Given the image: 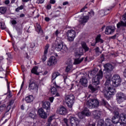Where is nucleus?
<instances>
[{"mask_svg":"<svg viewBox=\"0 0 126 126\" xmlns=\"http://www.w3.org/2000/svg\"><path fill=\"white\" fill-rule=\"evenodd\" d=\"M101 105L105 106L108 110H109L111 113H114V116L112 117V122L114 124L115 126H126V115L122 113L119 115L118 111V107H112L109 103L104 99H102L100 101Z\"/></svg>","mask_w":126,"mask_h":126,"instance_id":"obj_1","label":"nucleus"},{"mask_svg":"<svg viewBox=\"0 0 126 126\" xmlns=\"http://www.w3.org/2000/svg\"><path fill=\"white\" fill-rule=\"evenodd\" d=\"M105 78L107 79L105 83L103 94L107 99H110L112 95H115L116 89L112 87L111 85V78H112V74L111 72H106L104 75Z\"/></svg>","mask_w":126,"mask_h":126,"instance_id":"obj_2","label":"nucleus"},{"mask_svg":"<svg viewBox=\"0 0 126 126\" xmlns=\"http://www.w3.org/2000/svg\"><path fill=\"white\" fill-rule=\"evenodd\" d=\"M57 44L55 45V49L58 52H62L63 54H65L68 52V48L66 45L63 42V38L58 37L57 38Z\"/></svg>","mask_w":126,"mask_h":126,"instance_id":"obj_3","label":"nucleus"},{"mask_svg":"<svg viewBox=\"0 0 126 126\" xmlns=\"http://www.w3.org/2000/svg\"><path fill=\"white\" fill-rule=\"evenodd\" d=\"M82 48L80 47L76 48L74 51V55L76 58H80L81 56L83 55L84 51L83 49H84L85 52H88L89 51V48L87 46V44L84 41H82L81 43Z\"/></svg>","mask_w":126,"mask_h":126,"instance_id":"obj_4","label":"nucleus"},{"mask_svg":"<svg viewBox=\"0 0 126 126\" xmlns=\"http://www.w3.org/2000/svg\"><path fill=\"white\" fill-rule=\"evenodd\" d=\"M103 78V71L100 69L98 73L96 74L93 78V84L94 85H99L100 84V80Z\"/></svg>","mask_w":126,"mask_h":126,"instance_id":"obj_5","label":"nucleus"},{"mask_svg":"<svg viewBox=\"0 0 126 126\" xmlns=\"http://www.w3.org/2000/svg\"><path fill=\"white\" fill-rule=\"evenodd\" d=\"M74 99L75 97L73 94H70L65 96V103L69 108H72V106H73V104H74Z\"/></svg>","mask_w":126,"mask_h":126,"instance_id":"obj_6","label":"nucleus"},{"mask_svg":"<svg viewBox=\"0 0 126 126\" xmlns=\"http://www.w3.org/2000/svg\"><path fill=\"white\" fill-rule=\"evenodd\" d=\"M87 105L91 109L99 107V101L97 99H91L88 100Z\"/></svg>","mask_w":126,"mask_h":126,"instance_id":"obj_7","label":"nucleus"},{"mask_svg":"<svg viewBox=\"0 0 126 126\" xmlns=\"http://www.w3.org/2000/svg\"><path fill=\"white\" fill-rule=\"evenodd\" d=\"M112 84L114 87H118L122 82V80L121 79V77L118 74H115L113 75L112 79Z\"/></svg>","mask_w":126,"mask_h":126,"instance_id":"obj_8","label":"nucleus"},{"mask_svg":"<svg viewBox=\"0 0 126 126\" xmlns=\"http://www.w3.org/2000/svg\"><path fill=\"white\" fill-rule=\"evenodd\" d=\"M28 89L31 92H37L38 89H39V86H38L36 83L30 81L29 84Z\"/></svg>","mask_w":126,"mask_h":126,"instance_id":"obj_9","label":"nucleus"},{"mask_svg":"<svg viewBox=\"0 0 126 126\" xmlns=\"http://www.w3.org/2000/svg\"><path fill=\"white\" fill-rule=\"evenodd\" d=\"M76 34L75 31L73 30L68 31L66 33L68 41L69 42H73L74 39H75Z\"/></svg>","mask_w":126,"mask_h":126,"instance_id":"obj_10","label":"nucleus"},{"mask_svg":"<svg viewBox=\"0 0 126 126\" xmlns=\"http://www.w3.org/2000/svg\"><path fill=\"white\" fill-rule=\"evenodd\" d=\"M58 63V59L55 56H51L47 62L48 66H55Z\"/></svg>","mask_w":126,"mask_h":126,"instance_id":"obj_11","label":"nucleus"},{"mask_svg":"<svg viewBox=\"0 0 126 126\" xmlns=\"http://www.w3.org/2000/svg\"><path fill=\"white\" fill-rule=\"evenodd\" d=\"M69 122L71 126H80L79 120L76 117L70 116L69 118Z\"/></svg>","mask_w":126,"mask_h":126,"instance_id":"obj_12","label":"nucleus"},{"mask_svg":"<svg viewBox=\"0 0 126 126\" xmlns=\"http://www.w3.org/2000/svg\"><path fill=\"white\" fill-rule=\"evenodd\" d=\"M117 101L119 104L123 103L126 99V95L123 93H119L116 94Z\"/></svg>","mask_w":126,"mask_h":126,"instance_id":"obj_13","label":"nucleus"},{"mask_svg":"<svg viewBox=\"0 0 126 126\" xmlns=\"http://www.w3.org/2000/svg\"><path fill=\"white\" fill-rule=\"evenodd\" d=\"M60 75H61V74L60 73H59V72H55L52 75L51 83H53V86H55V87H58L57 83H56L55 79L57 78L58 76H60Z\"/></svg>","mask_w":126,"mask_h":126,"instance_id":"obj_14","label":"nucleus"},{"mask_svg":"<svg viewBox=\"0 0 126 126\" xmlns=\"http://www.w3.org/2000/svg\"><path fill=\"white\" fill-rule=\"evenodd\" d=\"M104 69L103 70L106 71V72H111V71H113L114 69V66L109 63L104 64Z\"/></svg>","mask_w":126,"mask_h":126,"instance_id":"obj_15","label":"nucleus"},{"mask_svg":"<svg viewBox=\"0 0 126 126\" xmlns=\"http://www.w3.org/2000/svg\"><path fill=\"white\" fill-rule=\"evenodd\" d=\"M38 114L42 119H47L48 118L47 113L45 112V111H44V109L42 108H39L38 109Z\"/></svg>","mask_w":126,"mask_h":126,"instance_id":"obj_16","label":"nucleus"},{"mask_svg":"<svg viewBox=\"0 0 126 126\" xmlns=\"http://www.w3.org/2000/svg\"><path fill=\"white\" fill-rule=\"evenodd\" d=\"M50 47V45L49 44H47L44 48V54L42 57L41 60L42 62H46L47 61V54H48V49Z\"/></svg>","mask_w":126,"mask_h":126,"instance_id":"obj_17","label":"nucleus"},{"mask_svg":"<svg viewBox=\"0 0 126 126\" xmlns=\"http://www.w3.org/2000/svg\"><path fill=\"white\" fill-rule=\"evenodd\" d=\"M28 115L30 118L33 119V120H36V118H37V115L36 114L35 110L33 109L31 110L28 112Z\"/></svg>","mask_w":126,"mask_h":126,"instance_id":"obj_18","label":"nucleus"},{"mask_svg":"<svg viewBox=\"0 0 126 126\" xmlns=\"http://www.w3.org/2000/svg\"><path fill=\"white\" fill-rule=\"evenodd\" d=\"M43 109H46L47 112L51 111V103L49 101H45L42 105Z\"/></svg>","mask_w":126,"mask_h":126,"instance_id":"obj_19","label":"nucleus"},{"mask_svg":"<svg viewBox=\"0 0 126 126\" xmlns=\"http://www.w3.org/2000/svg\"><path fill=\"white\" fill-rule=\"evenodd\" d=\"M57 112L60 115H66V113H67V111H66V109L64 108V107H62L58 109Z\"/></svg>","mask_w":126,"mask_h":126,"instance_id":"obj_20","label":"nucleus"},{"mask_svg":"<svg viewBox=\"0 0 126 126\" xmlns=\"http://www.w3.org/2000/svg\"><path fill=\"white\" fill-rule=\"evenodd\" d=\"M93 115L94 117V119L98 120L100 119L101 115H102V112L98 110H96L93 112Z\"/></svg>","mask_w":126,"mask_h":126,"instance_id":"obj_21","label":"nucleus"},{"mask_svg":"<svg viewBox=\"0 0 126 126\" xmlns=\"http://www.w3.org/2000/svg\"><path fill=\"white\" fill-rule=\"evenodd\" d=\"M80 83L83 86H84L85 87H87L88 86V81L87 80V78H86L85 77H82L80 80Z\"/></svg>","mask_w":126,"mask_h":126,"instance_id":"obj_22","label":"nucleus"},{"mask_svg":"<svg viewBox=\"0 0 126 126\" xmlns=\"http://www.w3.org/2000/svg\"><path fill=\"white\" fill-rule=\"evenodd\" d=\"M115 32V29L112 27H107L105 29V34L106 35H110L112 33H114Z\"/></svg>","mask_w":126,"mask_h":126,"instance_id":"obj_23","label":"nucleus"},{"mask_svg":"<svg viewBox=\"0 0 126 126\" xmlns=\"http://www.w3.org/2000/svg\"><path fill=\"white\" fill-rule=\"evenodd\" d=\"M55 117H56V115L52 114L48 118L47 122L46 123V126H51V125H52V122H53V120H55Z\"/></svg>","mask_w":126,"mask_h":126,"instance_id":"obj_24","label":"nucleus"},{"mask_svg":"<svg viewBox=\"0 0 126 126\" xmlns=\"http://www.w3.org/2000/svg\"><path fill=\"white\" fill-rule=\"evenodd\" d=\"M110 10L111 9H106L105 10H101L99 11V13L100 14V17H102V16H104V15H107L108 13H110Z\"/></svg>","mask_w":126,"mask_h":126,"instance_id":"obj_25","label":"nucleus"},{"mask_svg":"<svg viewBox=\"0 0 126 126\" xmlns=\"http://www.w3.org/2000/svg\"><path fill=\"white\" fill-rule=\"evenodd\" d=\"M34 96L31 94L26 96L25 98V100L26 103H32V101H34Z\"/></svg>","mask_w":126,"mask_h":126,"instance_id":"obj_26","label":"nucleus"},{"mask_svg":"<svg viewBox=\"0 0 126 126\" xmlns=\"http://www.w3.org/2000/svg\"><path fill=\"white\" fill-rule=\"evenodd\" d=\"M89 89H90V90H91L92 93H94V92H95V93L98 92V90H99V89H100V87L99 86L97 87L96 88H94L93 86L92 85H90L89 86Z\"/></svg>","mask_w":126,"mask_h":126,"instance_id":"obj_27","label":"nucleus"},{"mask_svg":"<svg viewBox=\"0 0 126 126\" xmlns=\"http://www.w3.org/2000/svg\"><path fill=\"white\" fill-rule=\"evenodd\" d=\"M88 19H89L88 16H83L81 20L80 21V22L81 24H84V23H86V22L88 21Z\"/></svg>","mask_w":126,"mask_h":126,"instance_id":"obj_28","label":"nucleus"},{"mask_svg":"<svg viewBox=\"0 0 126 126\" xmlns=\"http://www.w3.org/2000/svg\"><path fill=\"white\" fill-rule=\"evenodd\" d=\"M82 112L87 117H89L90 115H91V113H90V111H89V109H88V108H84V109Z\"/></svg>","mask_w":126,"mask_h":126,"instance_id":"obj_29","label":"nucleus"},{"mask_svg":"<svg viewBox=\"0 0 126 126\" xmlns=\"http://www.w3.org/2000/svg\"><path fill=\"white\" fill-rule=\"evenodd\" d=\"M36 27L37 28L36 31L38 32V34H43V30H42V29L41 28V26L40 24L36 23Z\"/></svg>","mask_w":126,"mask_h":126,"instance_id":"obj_30","label":"nucleus"},{"mask_svg":"<svg viewBox=\"0 0 126 126\" xmlns=\"http://www.w3.org/2000/svg\"><path fill=\"white\" fill-rule=\"evenodd\" d=\"M38 67L35 66L32 68L31 70L32 73H34V74H36V75H39L40 74L39 72H38Z\"/></svg>","mask_w":126,"mask_h":126,"instance_id":"obj_31","label":"nucleus"},{"mask_svg":"<svg viewBox=\"0 0 126 126\" xmlns=\"http://www.w3.org/2000/svg\"><path fill=\"white\" fill-rule=\"evenodd\" d=\"M95 42L96 43H100L102 44L104 41L102 40V39H101V35L100 34H98L96 38H95Z\"/></svg>","mask_w":126,"mask_h":126,"instance_id":"obj_32","label":"nucleus"},{"mask_svg":"<svg viewBox=\"0 0 126 126\" xmlns=\"http://www.w3.org/2000/svg\"><path fill=\"white\" fill-rule=\"evenodd\" d=\"M111 123H112L111 119L107 118L105 120V125L106 126H114L113 124H111Z\"/></svg>","mask_w":126,"mask_h":126,"instance_id":"obj_33","label":"nucleus"},{"mask_svg":"<svg viewBox=\"0 0 126 126\" xmlns=\"http://www.w3.org/2000/svg\"><path fill=\"white\" fill-rule=\"evenodd\" d=\"M83 60H84V58H82V59H75L74 60V64H79V63H81V62H82V61H83Z\"/></svg>","mask_w":126,"mask_h":126,"instance_id":"obj_34","label":"nucleus"},{"mask_svg":"<svg viewBox=\"0 0 126 126\" xmlns=\"http://www.w3.org/2000/svg\"><path fill=\"white\" fill-rule=\"evenodd\" d=\"M50 91L51 92V94L53 95L57 94V89H56L55 87H52L50 89Z\"/></svg>","mask_w":126,"mask_h":126,"instance_id":"obj_35","label":"nucleus"},{"mask_svg":"<svg viewBox=\"0 0 126 126\" xmlns=\"http://www.w3.org/2000/svg\"><path fill=\"white\" fill-rule=\"evenodd\" d=\"M6 12V7H0V13L2 14H4Z\"/></svg>","mask_w":126,"mask_h":126,"instance_id":"obj_36","label":"nucleus"},{"mask_svg":"<svg viewBox=\"0 0 126 126\" xmlns=\"http://www.w3.org/2000/svg\"><path fill=\"white\" fill-rule=\"evenodd\" d=\"M97 126H104V120H99L97 122Z\"/></svg>","mask_w":126,"mask_h":126,"instance_id":"obj_37","label":"nucleus"},{"mask_svg":"<svg viewBox=\"0 0 126 126\" xmlns=\"http://www.w3.org/2000/svg\"><path fill=\"white\" fill-rule=\"evenodd\" d=\"M85 116H86L82 112L78 114V117L79 118V119H83Z\"/></svg>","mask_w":126,"mask_h":126,"instance_id":"obj_38","label":"nucleus"},{"mask_svg":"<svg viewBox=\"0 0 126 126\" xmlns=\"http://www.w3.org/2000/svg\"><path fill=\"white\" fill-rule=\"evenodd\" d=\"M72 69V65H69L66 67L65 71L66 72H69V71Z\"/></svg>","mask_w":126,"mask_h":126,"instance_id":"obj_39","label":"nucleus"},{"mask_svg":"<svg viewBox=\"0 0 126 126\" xmlns=\"http://www.w3.org/2000/svg\"><path fill=\"white\" fill-rule=\"evenodd\" d=\"M5 110V105L4 104L0 106V114H1L2 112Z\"/></svg>","mask_w":126,"mask_h":126,"instance_id":"obj_40","label":"nucleus"},{"mask_svg":"<svg viewBox=\"0 0 126 126\" xmlns=\"http://www.w3.org/2000/svg\"><path fill=\"white\" fill-rule=\"evenodd\" d=\"M0 26H1V29H2V30H3V29H5V28H6V26H5L4 23H0Z\"/></svg>","mask_w":126,"mask_h":126,"instance_id":"obj_41","label":"nucleus"},{"mask_svg":"<svg viewBox=\"0 0 126 126\" xmlns=\"http://www.w3.org/2000/svg\"><path fill=\"white\" fill-rule=\"evenodd\" d=\"M94 51L96 54H98V53H99L100 54H101V52H100V48L99 47H96Z\"/></svg>","mask_w":126,"mask_h":126,"instance_id":"obj_42","label":"nucleus"},{"mask_svg":"<svg viewBox=\"0 0 126 126\" xmlns=\"http://www.w3.org/2000/svg\"><path fill=\"white\" fill-rule=\"evenodd\" d=\"M60 34H61V32H60L59 30H57L55 32V36H56V37H58V36H59V35H60Z\"/></svg>","mask_w":126,"mask_h":126,"instance_id":"obj_43","label":"nucleus"},{"mask_svg":"<svg viewBox=\"0 0 126 126\" xmlns=\"http://www.w3.org/2000/svg\"><path fill=\"white\" fill-rule=\"evenodd\" d=\"M87 14H89V16H93L94 15V11H91V12H88Z\"/></svg>","mask_w":126,"mask_h":126,"instance_id":"obj_44","label":"nucleus"},{"mask_svg":"<svg viewBox=\"0 0 126 126\" xmlns=\"http://www.w3.org/2000/svg\"><path fill=\"white\" fill-rule=\"evenodd\" d=\"M97 71H98V69H97L93 70V71H92V74H93V75H95V74L96 73Z\"/></svg>","mask_w":126,"mask_h":126,"instance_id":"obj_45","label":"nucleus"},{"mask_svg":"<svg viewBox=\"0 0 126 126\" xmlns=\"http://www.w3.org/2000/svg\"><path fill=\"white\" fill-rule=\"evenodd\" d=\"M28 126H35V124L34 123H32V122H28Z\"/></svg>","mask_w":126,"mask_h":126,"instance_id":"obj_46","label":"nucleus"},{"mask_svg":"<svg viewBox=\"0 0 126 126\" xmlns=\"http://www.w3.org/2000/svg\"><path fill=\"white\" fill-rule=\"evenodd\" d=\"M85 9H87V6H85L83 8H82L80 10V12H83L85 10Z\"/></svg>","mask_w":126,"mask_h":126,"instance_id":"obj_47","label":"nucleus"},{"mask_svg":"<svg viewBox=\"0 0 126 126\" xmlns=\"http://www.w3.org/2000/svg\"><path fill=\"white\" fill-rule=\"evenodd\" d=\"M54 99L55 98L54 97H49V101H50L51 103H53Z\"/></svg>","mask_w":126,"mask_h":126,"instance_id":"obj_48","label":"nucleus"},{"mask_svg":"<svg viewBox=\"0 0 126 126\" xmlns=\"http://www.w3.org/2000/svg\"><path fill=\"white\" fill-rule=\"evenodd\" d=\"M50 2L52 4H55V3H56V0H50Z\"/></svg>","mask_w":126,"mask_h":126,"instance_id":"obj_49","label":"nucleus"},{"mask_svg":"<svg viewBox=\"0 0 126 126\" xmlns=\"http://www.w3.org/2000/svg\"><path fill=\"white\" fill-rule=\"evenodd\" d=\"M24 86V82L23 81V82L21 84V88H20V91H21V90H22V88H23Z\"/></svg>","mask_w":126,"mask_h":126,"instance_id":"obj_50","label":"nucleus"},{"mask_svg":"<svg viewBox=\"0 0 126 126\" xmlns=\"http://www.w3.org/2000/svg\"><path fill=\"white\" fill-rule=\"evenodd\" d=\"M12 24H13V25H15V24H16L17 23V22H16V20H12L11 22Z\"/></svg>","mask_w":126,"mask_h":126,"instance_id":"obj_51","label":"nucleus"},{"mask_svg":"<svg viewBox=\"0 0 126 126\" xmlns=\"http://www.w3.org/2000/svg\"><path fill=\"white\" fill-rule=\"evenodd\" d=\"M44 1H45V0H37V2L38 3H43V2H44Z\"/></svg>","mask_w":126,"mask_h":126,"instance_id":"obj_52","label":"nucleus"},{"mask_svg":"<svg viewBox=\"0 0 126 126\" xmlns=\"http://www.w3.org/2000/svg\"><path fill=\"white\" fill-rule=\"evenodd\" d=\"M34 47H35V43H32L31 44V48H32V49H33V48H34Z\"/></svg>","mask_w":126,"mask_h":126,"instance_id":"obj_53","label":"nucleus"},{"mask_svg":"<svg viewBox=\"0 0 126 126\" xmlns=\"http://www.w3.org/2000/svg\"><path fill=\"white\" fill-rule=\"evenodd\" d=\"M86 126H95V123H90Z\"/></svg>","mask_w":126,"mask_h":126,"instance_id":"obj_54","label":"nucleus"},{"mask_svg":"<svg viewBox=\"0 0 126 126\" xmlns=\"http://www.w3.org/2000/svg\"><path fill=\"white\" fill-rule=\"evenodd\" d=\"M47 9H51L52 8V5L49 4L47 6Z\"/></svg>","mask_w":126,"mask_h":126,"instance_id":"obj_55","label":"nucleus"},{"mask_svg":"<svg viewBox=\"0 0 126 126\" xmlns=\"http://www.w3.org/2000/svg\"><path fill=\"white\" fill-rule=\"evenodd\" d=\"M9 2H10L9 0H5V4H9Z\"/></svg>","mask_w":126,"mask_h":126,"instance_id":"obj_56","label":"nucleus"},{"mask_svg":"<svg viewBox=\"0 0 126 126\" xmlns=\"http://www.w3.org/2000/svg\"><path fill=\"white\" fill-rule=\"evenodd\" d=\"M58 126V123L57 122H54L52 125V126Z\"/></svg>","mask_w":126,"mask_h":126,"instance_id":"obj_57","label":"nucleus"},{"mask_svg":"<svg viewBox=\"0 0 126 126\" xmlns=\"http://www.w3.org/2000/svg\"><path fill=\"white\" fill-rule=\"evenodd\" d=\"M45 21H50V18H49V17H45Z\"/></svg>","mask_w":126,"mask_h":126,"instance_id":"obj_58","label":"nucleus"},{"mask_svg":"<svg viewBox=\"0 0 126 126\" xmlns=\"http://www.w3.org/2000/svg\"><path fill=\"white\" fill-rule=\"evenodd\" d=\"M7 89H8V91H9V83H8V82L7 83Z\"/></svg>","mask_w":126,"mask_h":126,"instance_id":"obj_59","label":"nucleus"},{"mask_svg":"<svg viewBox=\"0 0 126 126\" xmlns=\"http://www.w3.org/2000/svg\"><path fill=\"white\" fill-rule=\"evenodd\" d=\"M123 74L125 77H126V69L124 71Z\"/></svg>","mask_w":126,"mask_h":126,"instance_id":"obj_60","label":"nucleus"},{"mask_svg":"<svg viewBox=\"0 0 126 126\" xmlns=\"http://www.w3.org/2000/svg\"><path fill=\"white\" fill-rule=\"evenodd\" d=\"M19 7V9H20V10H22V9L23 8V7H24V6H23V5H21L20 6H19V7Z\"/></svg>","mask_w":126,"mask_h":126,"instance_id":"obj_61","label":"nucleus"},{"mask_svg":"<svg viewBox=\"0 0 126 126\" xmlns=\"http://www.w3.org/2000/svg\"><path fill=\"white\" fill-rule=\"evenodd\" d=\"M66 4H68V2L65 1L63 2V5H66Z\"/></svg>","mask_w":126,"mask_h":126,"instance_id":"obj_62","label":"nucleus"},{"mask_svg":"<svg viewBox=\"0 0 126 126\" xmlns=\"http://www.w3.org/2000/svg\"><path fill=\"white\" fill-rule=\"evenodd\" d=\"M24 16H25V15H24V14H21L20 15V17H24Z\"/></svg>","mask_w":126,"mask_h":126,"instance_id":"obj_63","label":"nucleus"},{"mask_svg":"<svg viewBox=\"0 0 126 126\" xmlns=\"http://www.w3.org/2000/svg\"><path fill=\"white\" fill-rule=\"evenodd\" d=\"M21 68L22 69V71H25V68H24V67L23 66H22Z\"/></svg>","mask_w":126,"mask_h":126,"instance_id":"obj_64","label":"nucleus"}]
</instances>
